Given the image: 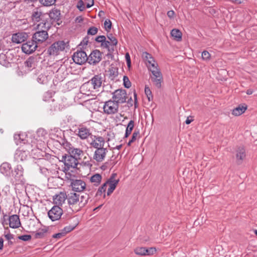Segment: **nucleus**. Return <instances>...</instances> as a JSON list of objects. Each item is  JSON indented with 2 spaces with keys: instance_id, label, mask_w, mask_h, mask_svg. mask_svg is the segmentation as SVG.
I'll return each mask as SVG.
<instances>
[{
  "instance_id": "obj_7",
  "label": "nucleus",
  "mask_w": 257,
  "mask_h": 257,
  "mask_svg": "<svg viewBox=\"0 0 257 257\" xmlns=\"http://www.w3.org/2000/svg\"><path fill=\"white\" fill-rule=\"evenodd\" d=\"M70 186L74 192H81L86 188V183L81 179H71Z\"/></svg>"
},
{
  "instance_id": "obj_24",
  "label": "nucleus",
  "mask_w": 257,
  "mask_h": 257,
  "mask_svg": "<svg viewBox=\"0 0 257 257\" xmlns=\"http://www.w3.org/2000/svg\"><path fill=\"white\" fill-rule=\"evenodd\" d=\"M246 156L244 148L239 147L236 151V158L239 164H240Z\"/></svg>"
},
{
  "instance_id": "obj_35",
  "label": "nucleus",
  "mask_w": 257,
  "mask_h": 257,
  "mask_svg": "<svg viewBox=\"0 0 257 257\" xmlns=\"http://www.w3.org/2000/svg\"><path fill=\"white\" fill-rule=\"evenodd\" d=\"M102 177L99 174H95L90 178V181L94 183V185L98 186L101 180Z\"/></svg>"
},
{
  "instance_id": "obj_54",
  "label": "nucleus",
  "mask_w": 257,
  "mask_h": 257,
  "mask_svg": "<svg viewBox=\"0 0 257 257\" xmlns=\"http://www.w3.org/2000/svg\"><path fill=\"white\" fill-rule=\"evenodd\" d=\"M125 58L126 59V64H127V66L128 67H130L131 65V57H130V54L128 53H126L125 54Z\"/></svg>"
},
{
  "instance_id": "obj_28",
  "label": "nucleus",
  "mask_w": 257,
  "mask_h": 257,
  "mask_svg": "<svg viewBox=\"0 0 257 257\" xmlns=\"http://www.w3.org/2000/svg\"><path fill=\"white\" fill-rule=\"evenodd\" d=\"M69 155L78 160L80 159L83 156V151L80 149L73 147Z\"/></svg>"
},
{
  "instance_id": "obj_29",
  "label": "nucleus",
  "mask_w": 257,
  "mask_h": 257,
  "mask_svg": "<svg viewBox=\"0 0 257 257\" xmlns=\"http://www.w3.org/2000/svg\"><path fill=\"white\" fill-rule=\"evenodd\" d=\"M149 70L152 73V75L150 76L151 79L155 78H160V77L162 76V73L160 69L158 68V66L151 67V68H150Z\"/></svg>"
},
{
  "instance_id": "obj_59",
  "label": "nucleus",
  "mask_w": 257,
  "mask_h": 257,
  "mask_svg": "<svg viewBox=\"0 0 257 257\" xmlns=\"http://www.w3.org/2000/svg\"><path fill=\"white\" fill-rule=\"evenodd\" d=\"M88 42V38L85 37L83 39L82 41L81 42V43L80 44V45H82L83 47L84 46L87 45Z\"/></svg>"
},
{
  "instance_id": "obj_23",
  "label": "nucleus",
  "mask_w": 257,
  "mask_h": 257,
  "mask_svg": "<svg viewBox=\"0 0 257 257\" xmlns=\"http://www.w3.org/2000/svg\"><path fill=\"white\" fill-rule=\"evenodd\" d=\"M12 176L15 178L16 180H19L23 176L24 169L22 165H18L14 169V171H12Z\"/></svg>"
},
{
  "instance_id": "obj_57",
  "label": "nucleus",
  "mask_w": 257,
  "mask_h": 257,
  "mask_svg": "<svg viewBox=\"0 0 257 257\" xmlns=\"http://www.w3.org/2000/svg\"><path fill=\"white\" fill-rule=\"evenodd\" d=\"M65 235V232L62 231L61 232L56 233L53 235V237L55 238H60Z\"/></svg>"
},
{
  "instance_id": "obj_4",
  "label": "nucleus",
  "mask_w": 257,
  "mask_h": 257,
  "mask_svg": "<svg viewBox=\"0 0 257 257\" xmlns=\"http://www.w3.org/2000/svg\"><path fill=\"white\" fill-rule=\"evenodd\" d=\"M67 46V43H65L64 41L55 42L48 48L47 53L50 56H57L60 52L64 50Z\"/></svg>"
},
{
  "instance_id": "obj_17",
  "label": "nucleus",
  "mask_w": 257,
  "mask_h": 257,
  "mask_svg": "<svg viewBox=\"0 0 257 257\" xmlns=\"http://www.w3.org/2000/svg\"><path fill=\"white\" fill-rule=\"evenodd\" d=\"M90 145L96 149L101 148L105 145V140L102 137L94 136Z\"/></svg>"
},
{
  "instance_id": "obj_46",
  "label": "nucleus",
  "mask_w": 257,
  "mask_h": 257,
  "mask_svg": "<svg viewBox=\"0 0 257 257\" xmlns=\"http://www.w3.org/2000/svg\"><path fill=\"white\" fill-rule=\"evenodd\" d=\"M104 29L107 32H109L111 28V22L109 20H106L104 23Z\"/></svg>"
},
{
  "instance_id": "obj_39",
  "label": "nucleus",
  "mask_w": 257,
  "mask_h": 257,
  "mask_svg": "<svg viewBox=\"0 0 257 257\" xmlns=\"http://www.w3.org/2000/svg\"><path fill=\"white\" fill-rule=\"evenodd\" d=\"M146 250V247H137L134 251L136 254L140 255H145V252Z\"/></svg>"
},
{
  "instance_id": "obj_50",
  "label": "nucleus",
  "mask_w": 257,
  "mask_h": 257,
  "mask_svg": "<svg viewBox=\"0 0 257 257\" xmlns=\"http://www.w3.org/2000/svg\"><path fill=\"white\" fill-rule=\"evenodd\" d=\"M85 3L82 1L79 0L77 3V7L80 11H83L85 10Z\"/></svg>"
},
{
  "instance_id": "obj_63",
  "label": "nucleus",
  "mask_w": 257,
  "mask_h": 257,
  "mask_svg": "<svg viewBox=\"0 0 257 257\" xmlns=\"http://www.w3.org/2000/svg\"><path fill=\"white\" fill-rule=\"evenodd\" d=\"M4 240L2 238H0V249H2L4 246Z\"/></svg>"
},
{
  "instance_id": "obj_44",
  "label": "nucleus",
  "mask_w": 257,
  "mask_h": 257,
  "mask_svg": "<svg viewBox=\"0 0 257 257\" xmlns=\"http://www.w3.org/2000/svg\"><path fill=\"white\" fill-rule=\"evenodd\" d=\"M145 92L149 101L153 99L152 92L149 87H147L146 86H145Z\"/></svg>"
},
{
  "instance_id": "obj_8",
  "label": "nucleus",
  "mask_w": 257,
  "mask_h": 257,
  "mask_svg": "<svg viewBox=\"0 0 257 257\" xmlns=\"http://www.w3.org/2000/svg\"><path fill=\"white\" fill-rule=\"evenodd\" d=\"M73 61L79 65H82L87 62L88 56L83 51H77L75 52L72 56Z\"/></svg>"
},
{
  "instance_id": "obj_33",
  "label": "nucleus",
  "mask_w": 257,
  "mask_h": 257,
  "mask_svg": "<svg viewBox=\"0 0 257 257\" xmlns=\"http://www.w3.org/2000/svg\"><path fill=\"white\" fill-rule=\"evenodd\" d=\"M47 228H39L35 232V237L36 238H42L44 237L45 234L47 232Z\"/></svg>"
},
{
  "instance_id": "obj_15",
  "label": "nucleus",
  "mask_w": 257,
  "mask_h": 257,
  "mask_svg": "<svg viewBox=\"0 0 257 257\" xmlns=\"http://www.w3.org/2000/svg\"><path fill=\"white\" fill-rule=\"evenodd\" d=\"M107 152V149L104 148V147L96 149L94 153L93 159L97 162H101L104 160Z\"/></svg>"
},
{
  "instance_id": "obj_27",
  "label": "nucleus",
  "mask_w": 257,
  "mask_h": 257,
  "mask_svg": "<svg viewBox=\"0 0 257 257\" xmlns=\"http://www.w3.org/2000/svg\"><path fill=\"white\" fill-rule=\"evenodd\" d=\"M246 109V105H239L232 110V114L234 116H239L244 113Z\"/></svg>"
},
{
  "instance_id": "obj_13",
  "label": "nucleus",
  "mask_w": 257,
  "mask_h": 257,
  "mask_svg": "<svg viewBox=\"0 0 257 257\" xmlns=\"http://www.w3.org/2000/svg\"><path fill=\"white\" fill-rule=\"evenodd\" d=\"M38 47V45L32 39L31 41L22 44V50L26 54H30L33 53Z\"/></svg>"
},
{
  "instance_id": "obj_60",
  "label": "nucleus",
  "mask_w": 257,
  "mask_h": 257,
  "mask_svg": "<svg viewBox=\"0 0 257 257\" xmlns=\"http://www.w3.org/2000/svg\"><path fill=\"white\" fill-rule=\"evenodd\" d=\"M5 236L7 240H10L11 239H13L14 238L13 234H12L10 233H7V234H5Z\"/></svg>"
},
{
  "instance_id": "obj_52",
  "label": "nucleus",
  "mask_w": 257,
  "mask_h": 257,
  "mask_svg": "<svg viewBox=\"0 0 257 257\" xmlns=\"http://www.w3.org/2000/svg\"><path fill=\"white\" fill-rule=\"evenodd\" d=\"M56 133L57 134V137H58L59 135H60L62 133L61 130L58 128H55L53 130H51V132L50 133V135L51 136H53L54 135V133Z\"/></svg>"
},
{
  "instance_id": "obj_14",
  "label": "nucleus",
  "mask_w": 257,
  "mask_h": 257,
  "mask_svg": "<svg viewBox=\"0 0 257 257\" xmlns=\"http://www.w3.org/2000/svg\"><path fill=\"white\" fill-rule=\"evenodd\" d=\"M102 54L98 50H95L91 52L88 56L87 62L91 65H96L101 60Z\"/></svg>"
},
{
  "instance_id": "obj_58",
  "label": "nucleus",
  "mask_w": 257,
  "mask_h": 257,
  "mask_svg": "<svg viewBox=\"0 0 257 257\" xmlns=\"http://www.w3.org/2000/svg\"><path fill=\"white\" fill-rule=\"evenodd\" d=\"M175 15V12L173 10L169 11L167 12V16L170 19H173Z\"/></svg>"
},
{
  "instance_id": "obj_5",
  "label": "nucleus",
  "mask_w": 257,
  "mask_h": 257,
  "mask_svg": "<svg viewBox=\"0 0 257 257\" xmlns=\"http://www.w3.org/2000/svg\"><path fill=\"white\" fill-rule=\"evenodd\" d=\"M119 105L113 100L110 99L104 102L103 111L107 114H113L118 111Z\"/></svg>"
},
{
  "instance_id": "obj_32",
  "label": "nucleus",
  "mask_w": 257,
  "mask_h": 257,
  "mask_svg": "<svg viewBox=\"0 0 257 257\" xmlns=\"http://www.w3.org/2000/svg\"><path fill=\"white\" fill-rule=\"evenodd\" d=\"M9 53H7L6 54H0V64L5 67H9L10 64V62L8 59Z\"/></svg>"
},
{
  "instance_id": "obj_11",
  "label": "nucleus",
  "mask_w": 257,
  "mask_h": 257,
  "mask_svg": "<svg viewBox=\"0 0 257 257\" xmlns=\"http://www.w3.org/2000/svg\"><path fill=\"white\" fill-rule=\"evenodd\" d=\"M47 14H43L38 10L34 11L32 14V19L33 21L34 22H39V24L48 22L51 24L50 21L47 20Z\"/></svg>"
},
{
  "instance_id": "obj_64",
  "label": "nucleus",
  "mask_w": 257,
  "mask_h": 257,
  "mask_svg": "<svg viewBox=\"0 0 257 257\" xmlns=\"http://www.w3.org/2000/svg\"><path fill=\"white\" fill-rule=\"evenodd\" d=\"M42 134V135H44V134H46V132L44 130V129H39L38 131V133H41Z\"/></svg>"
},
{
  "instance_id": "obj_62",
  "label": "nucleus",
  "mask_w": 257,
  "mask_h": 257,
  "mask_svg": "<svg viewBox=\"0 0 257 257\" xmlns=\"http://www.w3.org/2000/svg\"><path fill=\"white\" fill-rule=\"evenodd\" d=\"M134 101H135V107H137V93L135 92H134Z\"/></svg>"
},
{
  "instance_id": "obj_41",
  "label": "nucleus",
  "mask_w": 257,
  "mask_h": 257,
  "mask_svg": "<svg viewBox=\"0 0 257 257\" xmlns=\"http://www.w3.org/2000/svg\"><path fill=\"white\" fill-rule=\"evenodd\" d=\"M139 135V131H135L133 135L132 136L131 139L129 141V142L127 143V146H130L131 145L132 143L134 142L138 136Z\"/></svg>"
},
{
  "instance_id": "obj_9",
  "label": "nucleus",
  "mask_w": 257,
  "mask_h": 257,
  "mask_svg": "<svg viewBox=\"0 0 257 257\" xmlns=\"http://www.w3.org/2000/svg\"><path fill=\"white\" fill-rule=\"evenodd\" d=\"M63 214V210L58 205L54 206L48 212L49 218L54 221L59 220Z\"/></svg>"
},
{
  "instance_id": "obj_25",
  "label": "nucleus",
  "mask_w": 257,
  "mask_h": 257,
  "mask_svg": "<svg viewBox=\"0 0 257 257\" xmlns=\"http://www.w3.org/2000/svg\"><path fill=\"white\" fill-rule=\"evenodd\" d=\"M0 172L6 176H10L11 174V166L8 163H4L0 166Z\"/></svg>"
},
{
  "instance_id": "obj_21",
  "label": "nucleus",
  "mask_w": 257,
  "mask_h": 257,
  "mask_svg": "<svg viewBox=\"0 0 257 257\" xmlns=\"http://www.w3.org/2000/svg\"><path fill=\"white\" fill-rule=\"evenodd\" d=\"M27 35L25 33H18L14 34L12 37V41L13 43L20 44L24 42L27 38Z\"/></svg>"
},
{
  "instance_id": "obj_3",
  "label": "nucleus",
  "mask_w": 257,
  "mask_h": 257,
  "mask_svg": "<svg viewBox=\"0 0 257 257\" xmlns=\"http://www.w3.org/2000/svg\"><path fill=\"white\" fill-rule=\"evenodd\" d=\"M105 76L104 74L100 73L95 75L90 80L82 85L83 89H87L90 86H92L93 89L96 90L99 88L104 81Z\"/></svg>"
},
{
  "instance_id": "obj_18",
  "label": "nucleus",
  "mask_w": 257,
  "mask_h": 257,
  "mask_svg": "<svg viewBox=\"0 0 257 257\" xmlns=\"http://www.w3.org/2000/svg\"><path fill=\"white\" fill-rule=\"evenodd\" d=\"M29 154L28 151L20 149H17L15 154V159L18 162L25 161L27 159Z\"/></svg>"
},
{
  "instance_id": "obj_40",
  "label": "nucleus",
  "mask_w": 257,
  "mask_h": 257,
  "mask_svg": "<svg viewBox=\"0 0 257 257\" xmlns=\"http://www.w3.org/2000/svg\"><path fill=\"white\" fill-rule=\"evenodd\" d=\"M107 38L109 40L111 46H116L117 45V40L112 34L107 35Z\"/></svg>"
},
{
  "instance_id": "obj_36",
  "label": "nucleus",
  "mask_w": 257,
  "mask_h": 257,
  "mask_svg": "<svg viewBox=\"0 0 257 257\" xmlns=\"http://www.w3.org/2000/svg\"><path fill=\"white\" fill-rule=\"evenodd\" d=\"M154 85L158 88L161 87V84L163 81V76L160 77V78H155L151 79Z\"/></svg>"
},
{
  "instance_id": "obj_51",
  "label": "nucleus",
  "mask_w": 257,
  "mask_h": 257,
  "mask_svg": "<svg viewBox=\"0 0 257 257\" xmlns=\"http://www.w3.org/2000/svg\"><path fill=\"white\" fill-rule=\"evenodd\" d=\"M32 238L31 235L26 234L23 235H21L18 236V238L20 240H23V241H28L31 240Z\"/></svg>"
},
{
  "instance_id": "obj_45",
  "label": "nucleus",
  "mask_w": 257,
  "mask_h": 257,
  "mask_svg": "<svg viewBox=\"0 0 257 257\" xmlns=\"http://www.w3.org/2000/svg\"><path fill=\"white\" fill-rule=\"evenodd\" d=\"M123 85L125 88H129L131 86V82L127 76H123Z\"/></svg>"
},
{
  "instance_id": "obj_12",
  "label": "nucleus",
  "mask_w": 257,
  "mask_h": 257,
  "mask_svg": "<svg viewBox=\"0 0 257 257\" xmlns=\"http://www.w3.org/2000/svg\"><path fill=\"white\" fill-rule=\"evenodd\" d=\"M62 161H64L65 169L67 168L68 170L70 168L73 169L76 168L78 164V159L70 155L63 156L62 157Z\"/></svg>"
},
{
  "instance_id": "obj_37",
  "label": "nucleus",
  "mask_w": 257,
  "mask_h": 257,
  "mask_svg": "<svg viewBox=\"0 0 257 257\" xmlns=\"http://www.w3.org/2000/svg\"><path fill=\"white\" fill-rule=\"evenodd\" d=\"M107 187V186L106 185V184H105V183H104L101 186H100L98 188V189L96 193V196H101L102 195V194L104 193V196H105V193Z\"/></svg>"
},
{
  "instance_id": "obj_42",
  "label": "nucleus",
  "mask_w": 257,
  "mask_h": 257,
  "mask_svg": "<svg viewBox=\"0 0 257 257\" xmlns=\"http://www.w3.org/2000/svg\"><path fill=\"white\" fill-rule=\"evenodd\" d=\"M63 146L66 150L69 153V154L74 147L70 143L67 141L64 142L63 143Z\"/></svg>"
},
{
  "instance_id": "obj_49",
  "label": "nucleus",
  "mask_w": 257,
  "mask_h": 257,
  "mask_svg": "<svg viewBox=\"0 0 257 257\" xmlns=\"http://www.w3.org/2000/svg\"><path fill=\"white\" fill-rule=\"evenodd\" d=\"M202 58L204 60H209L210 58V54L208 51H203L202 53Z\"/></svg>"
},
{
  "instance_id": "obj_53",
  "label": "nucleus",
  "mask_w": 257,
  "mask_h": 257,
  "mask_svg": "<svg viewBox=\"0 0 257 257\" xmlns=\"http://www.w3.org/2000/svg\"><path fill=\"white\" fill-rule=\"evenodd\" d=\"M106 40V38L104 36L101 35L98 36L95 38V41L98 43H103Z\"/></svg>"
},
{
  "instance_id": "obj_31",
  "label": "nucleus",
  "mask_w": 257,
  "mask_h": 257,
  "mask_svg": "<svg viewBox=\"0 0 257 257\" xmlns=\"http://www.w3.org/2000/svg\"><path fill=\"white\" fill-rule=\"evenodd\" d=\"M171 35L177 41H181L182 40V33L178 29H173L171 32Z\"/></svg>"
},
{
  "instance_id": "obj_20",
  "label": "nucleus",
  "mask_w": 257,
  "mask_h": 257,
  "mask_svg": "<svg viewBox=\"0 0 257 257\" xmlns=\"http://www.w3.org/2000/svg\"><path fill=\"white\" fill-rule=\"evenodd\" d=\"M54 203L58 206L62 205L67 199V195L64 192H60L59 193L53 196Z\"/></svg>"
},
{
  "instance_id": "obj_6",
  "label": "nucleus",
  "mask_w": 257,
  "mask_h": 257,
  "mask_svg": "<svg viewBox=\"0 0 257 257\" xmlns=\"http://www.w3.org/2000/svg\"><path fill=\"white\" fill-rule=\"evenodd\" d=\"M112 100L118 105L126 102L127 94L124 89H119L115 90L112 93Z\"/></svg>"
},
{
  "instance_id": "obj_26",
  "label": "nucleus",
  "mask_w": 257,
  "mask_h": 257,
  "mask_svg": "<svg viewBox=\"0 0 257 257\" xmlns=\"http://www.w3.org/2000/svg\"><path fill=\"white\" fill-rule=\"evenodd\" d=\"M77 135L81 139H86L90 135L89 129L85 127L81 126L78 128Z\"/></svg>"
},
{
  "instance_id": "obj_19",
  "label": "nucleus",
  "mask_w": 257,
  "mask_h": 257,
  "mask_svg": "<svg viewBox=\"0 0 257 257\" xmlns=\"http://www.w3.org/2000/svg\"><path fill=\"white\" fill-rule=\"evenodd\" d=\"M60 12L57 9H53L50 12L49 14H47L48 18L47 20L50 21L51 25L54 22H58L60 19Z\"/></svg>"
},
{
  "instance_id": "obj_38",
  "label": "nucleus",
  "mask_w": 257,
  "mask_h": 257,
  "mask_svg": "<svg viewBox=\"0 0 257 257\" xmlns=\"http://www.w3.org/2000/svg\"><path fill=\"white\" fill-rule=\"evenodd\" d=\"M40 3L44 6H51L54 5L56 0H39Z\"/></svg>"
},
{
  "instance_id": "obj_30",
  "label": "nucleus",
  "mask_w": 257,
  "mask_h": 257,
  "mask_svg": "<svg viewBox=\"0 0 257 257\" xmlns=\"http://www.w3.org/2000/svg\"><path fill=\"white\" fill-rule=\"evenodd\" d=\"M36 59L34 57H29L25 62V66L31 70L35 68L36 65Z\"/></svg>"
},
{
  "instance_id": "obj_61",
  "label": "nucleus",
  "mask_w": 257,
  "mask_h": 257,
  "mask_svg": "<svg viewBox=\"0 0 257 257\" xmlns=\"http://www.w3.org/2000/svg\"><path fill=\"white\" fill-rule=\"evenodd\" d=\"M21 136V134H15L14 135V139L17 144L19 143Z\"/></svg>"
},
{
  "instance_id": "obj_48",
  "label": "nucleus",
  "mask_w": 257,
  "mask_h": 257,
  "mask_svg": "<svg viewBox=\"0 0 257 257\" xmlns=\"http://www.w3.org/2000/svg\"><path fill=\"white\" fill-rule=\"evenodd\" d=\"M98 29L95 27H91L87 31V34L88 35H94L97 34Z\"/></svg>"
},
{
  "instance_id": "obj_55",
  "label": "nucleus",
  "mask_w": 257,
  "mask_h": 257,
  "mask_svg": "<svg viewBox=\"0 0 257 257\" xmlns=\"http://www.w3.org/2000/svg\"><path fill=\"white\" fill-rule=\"evenodd\" d=\"M109 45H111L110 42L109 41H106V40L101 44L102 47L107 49H109Z\"/></svg>"
},
{
  "instance_id": "obj_2",
  "label": "nucleus",
  "mask_w": 257,
  "mask_h": 257,
  "mask_svg": "<svg viewBox=\"0 0 257 257\" xmlns=\"http://www.w3.org/2000/svg\"><path fill=\"white\" fill-rule=\"evenodd\" d=\"M51 27L48 22L37 25V30L33 34L32 39L38 45L42 44L48 38V30Z\"/></svg>"
},
{
  "instance_id": "obj_43",
  "label": "nucleus",
  "mask_w": 257,
  "mask_h": 257,
  "mask_svg": "<svg viewBox=\"0 0 257 257\" xmlns=\"http://www.w3.org/2000/svg\"><path fill=\"white\" fill-rule=\"evenodd\" d=\"M156 251V249L155 247H150L147 248L146 247L145 252V255H150L155 253Z\"/></svg>"
},
{
  "instance_id": "obj_10",
  "label": "nucleus",
  "mask_w": 257,
  "mask_h": 257,
  "mask_svg": "<svg viewBox=\"0 0 257 257\" xmlns=\"http://www.w3.org/2000/svg\"><path fill=\"white\" fill-rule=\"evenodd\" d=\"M116 176V173L112 174L110 178L105 182L107 186H109L107 192V195L108 196L110 195L113 192L119 182V179H115Z\"/></svg>"
},
{
  "instance_id": "obj_1",
  "label": "nucleus",
  "mask_w": 257,
  "mask_h": 257,
  "mask_svg": "<svg viewBox=\"0 0 257 257\" xmlns=\"http://www.w3.org/2000/svg\"><path fill=\"white\" fill-rule=\"evenodd\" d=\"M90 196L88 194L80 196L75 192H70L67 195V201L73 211L77 212L84 207L88 203Z\"/></svg>"
},
{
  "instance_id": "obj_56",
  "label": "nucleus",
  "mask_w": 257,
  "mask_h": 257,
  "mask_svg": "<svg viewBox=\"0 0 257 257\" xmlns=\"http://www.w3.org/2000/svg\"><path fill=\"white\" fill-rule=\"evenodd\" d=\"M94 4V0H85V5L87 8L91 7Z\"/></svg>"
},
{
  "instance_id": "obj_16",
  "label": "nucleus",
  "mask_w": 257,
  "mask_h": 257,
  "mask_svg": "<svg viewBox=\"0 0 257 257\" xmlns=\"http://www.w3.org/2000/svg\"><path fill=\"white\" fill-rule=\"evenodd\" d=\"M142 56L143 60L145 61L148 69L151 68V67L158 66L157 63L152 57V55L150 53L147 52H144L142 53Z\"/></svg>"
},
{
  "instance_id": "obj_47",
  "label": "nucleus",
  "mask_w": 257,
  "mask_h": 257,
  "mask_svg": "<svg viewBox=\"0 0 257 257\" xmlns=\"http://www.w3.org/2000/svg\"><path fill=\"white\" fill-rule=\"evenodd\" d=\"M76 225H70L67 226L63 228V229L62 230V231L63 232H65V235L66 233L73 230L76 227Z\"/></svg>"
},
{
  "instance_id": "obj_22",
  "label": "nucleus",
  "mask_w": 257,
  "mask_h": 257,
  "mask_svg": "<svg viewBox=\"0 0 257 257\" xmlns=\"http://www.w3.org/2000/svg\"><path fill=\"white\" fill-rule=\"evenodd\" d=\"M9 226L13 228H19L21 224L19 216L18 215H12L9 217Z\"/></svg>"
},
{
  "instance_id": "obj_34",
  "label": "nucleus",
  "mask_w": 257,
  "mask_h": 257,
  "mask_svg": "<svg viewBox=\"0 0 257 257\" xmlns=\"http://www.w3.org/2000/svg\"><path fill=\"white\" fill-rule=\"evenodd\" d=\"M134 125H135L134 121L133 120H131L129 121L128 123L127 124V127H126V128L125 130L124 138H127L131 135L134 127Z\"/></svg>"
}]
</instances>
